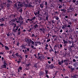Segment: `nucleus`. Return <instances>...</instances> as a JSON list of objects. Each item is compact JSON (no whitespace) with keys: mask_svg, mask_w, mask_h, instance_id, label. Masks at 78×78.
Wrapping results in <instances>:
<instances>
[{"mask_svg":"<svg viewBox=\"0 0 78 78\" xmlns=\"http://www.w3.org/2000/svg\"><path fill=\"white\" fill-rule=\"evenodd\" d=\"M20 47L21 49H20V51H22V50L23 49H27V51H29L30 50L29 48H26V47H25V46H24V45L21 46Z\"/></svg>","mask_w":78,"mask_h":78,"instance_id":"1","label":"nucleus"},{"mask_svg":"<svg viewBox=\"0 0 78 78\" xmlns=\"http://www.w3.org/2000/svg\"><path fill=\"white\" fill-rule=\"evenodd\" d=\"M63 44H62L63 46L64 47V48H66V47L67 46L68 41H67V40L63 39Z\"/></svg>","mask_w":78,"mask_h":78,"instance_id":"2","label":"nucleus"},{"mask_svg":"<svg viewBox=\"0 0 78 78\" xmlns=\"http://www.w3.org/2000/svg\"><path fill=\"white\" fill-rule=\"evenodd\" d=\"M75 44H73V43L72 44V45L70 46V47H69V51H71L72 50V48H75Z\"/></svg>","mask_w":78,"mask_h":78,"instance_id":"3","label":"nucleus"},{"mask_svg":"<svg viewBox=\"0 0 78 78\" xmlns=\"http://www.w3.org/2000/svg\"><path fill=\"white\" fill-rule=\"evenodd\" d=\"M48 67H50V69H53V68H55L53 64H51L50 65L48 64Z\"/></svg>","mask_w":78,"mask_h":78,"instance_id":"4","label":"nucleus"},{"mask_svg":"<svg viewBox=\"0 0 78 78\" xmlns=\"http://www.w3.org/2000/svg\"><path fill=\"white\" fill-rule=\"evenodd\" d=\"M17 20V19L16 18H15L14 19L11 20V21L12 22V23H13V22H16H16L17 23H19V21Z\"/></svg>","mask_w":78,"mask_h":78,"instance_id":"5","label":"nucleus"},{"mask_svg":"<svg viewBox=\"0 0 78 78\" xmlns=\"http://www.w3.org/2000/svg\"><path fill=\"white\" fill-rule=\"evenodd\" d=\"M18 4V6L20 8V7H23V6L24 5L22 3H21V2H19Z\"/></svg>","mask_w":78,"mask_h":78,"instance_id":"6","label":"nucleus"},{"mask_svg":"<svg viewBox=\"0 0 78 78\" xmlns=\"http://www.w3.org/2000/svg\"><path fill=\"white\" fill-rule=\"evenodd\" d=\"M37 63H35L34 66V68H35V69H37L38 68H39V67L38 66H37Z\"/></svg>","mask_w":78,"mask_h":78,"instance_id":"7","label":"nucleus"},{"mask_svg":"<svg viewBox=\"0 0 78 78\" xmlns=\"http://www.w3.org/2000/svg\"><path fill=\"white\" fill-rule=\"evenodd\" d=\"M67 33H66L63 32L62 34V36L64 37H66L67 36Z\"/></svg>","mask_w":78,"mask_h":78,"instance_id":"8","label":"nucleus"},{"mask_svg":"<svg viewBox=\"0 0 78 78\" xmlns=\"http://www.w3.org/2000/svg\"><path fill=\"white\" fill-rule=\"evenodd\" d=\"M68 9L69 10L68 11V12H70V11H69V10H70V9L72 11H73V8H72V6L71 5H70V7H69V9Z\"/></svg>","mask_w":78,"mask_h":78,"instance_id":"9","label":"nucleus"},{"mask_svg":"<svg viewBox=\"0 0 78 78\" xmlns=\"http://www.w3.org/2000/svg\"><path fill=\"white\" fill-rule=\"evenodd\" d=\"M15 17H16V15L11 14L10 15L9 17V18H12V17H13L14 18H15Z\"/></svg>","mask_w":78,"mask_h":78,"instance_id":"10","label":"nucleus"},{"mask_svg":"<svg viewBox=\"0 0 78 78\" xmlns=\"http://www.w3.org/2000/svg\"><path fill=\"white\" fill-rule=\"evenodd\" d=\"M44 74H45V73H44V72L41 71L40 72L39 75L40 76H41V75H44Z\"/></svg>","mask_w":78,"mask_h":78,"instance_id":"11","label":"nucleus"},{"mask_svg":"<svg viewBox=\"0 0 78 78\" xmlns=\"http://www.w3.org/2000/svg\"><path fill=\"white\" fill-rule=\"evenodd\" d=\"M38 25L37 24H35V25H34V29L35 30L36 28H38Z\"/></svg>","mask_w":78,"mask_h":78,"instance_id":"12","label":"nucleus"},{"mask_svg":"<svg viewBox=\"0 0 78 78\" xmlns=\"http://www.w3.org/2000/svg\"><path fill=\"white\" fill-rule=\"evenodd\" d=\"M22 70V66H20L19 67V68H18V72H20V70Z\"/></svg>","mask_w":78,"mask_h":78,"instance_id":"13","label":"nucleus"},{"mask_svg":"<svg viewBox=\"0 0 78 78\" xmlns=\"http://www.w3.org/2000/svg\"><path fill=\"white\" fill-rule=\"evenodd\" d=\"M39 30H40V31H41V32H42L44 33H45V29H42L41 28L39 29Z\"/></svg>","mask_w":78,"mask_h":78,"instance_id":"14","label":"nucleus"},{"mask_svg":"<svg viewBox=\"0 0 78 78\" xmlns=\"http://www.w3.org/2000/svg\"><path fill=\"white\" fill-rule=\"evenodd\" d=\"M19 61H17V63L19 65L20 64V63L21 62V59L19 58L18 59Z\"/></svg>","mask_w":78,"mask_h":78,"instance_id":"15","label":"nucleus"},{"mask_svg":"<svg viewBox=\"0 0 78 78\" xmlns=\"http://www.w3.org/2000/svg\"><path fill=\"white\" fill-rule=\"evenodd\" d=\"M27 41L28 42V43H31V39H30L29 40V39L28 38L27 39Z\"/></svg>","mask_w":78,"mask_h":78,"instance_id":"16","label":"nucleus"},{"mask_svg":"<svg viewBox=\"0 0 78 78\" xmlns=\"http://www.w3.org/2000/svg\"><path fill=\"white\" fill-rule=\"evenodd\" d=\"M5 48L6 50H9V48H8V47H7L6 46H5Z\"/></svg>","mask_w":78,"mask_h":78,"instance_id":"17","label":"nucleus"},{"mask_svg":"<svg viewBox=\"0 0 78 78\" xmlns=\"http://www.w3.org/2000/svg\"><path fill=\"white\" fill-rule=\"evenodd\" d=\"M30 27V28L31 30H33L34 29V27H33V25H31Z\"/></svg>","mask_w":78,"mask_h":78,"instance_id":"18","label":"nucleus"},{"mask_svg":"<svg viewBox=\"0 0 78 78\" xmlns=\"http://www.w3.org/2000/svg\"><path fill=\"white\" fill-rule=\"evenodd\" d=\"M55 19L57 20H59V17H58V16H55Z\"/></svg>","mask_w":78,"mask_h":78,"instance_id":"19","label":"nucleus"},{"mask_svg":"<svg viewBox=\"0 0 78 78\" xmlns=\"http://www.w3.org/2000/svg\"><path fill=\"white\" fill-rule=\"evenodd\" d=\"M59 6L58 7V8L60 9L62 8V5L61 4H59Z\"/></svg>","mask_w":78,"mask_h":78,"instance_id":"20","label":"nucleus"},{"mask_svg":"<svg viewBox=\"0 0 78 78\" xmlns=\"http://www.w3.org/2000/svg\"><path fill=\"white\" fill-rule=\"evenodd\" d=\"M29 29L27 30L29 33H30L31 32V28H30V27H29Z\"/></svg>","mask_w":78,"mask_h":78,"instance_id":"21","label":"nucleus"},{"mask_svg":"<svg viewBox=\"0 0 78 78\" xmlns=\"http://www.w3.org/2000/svg\"><path fill=\"white\" fill-rule=\"evenodd\" d=\"M52 25H55V21H54V20H52Z\"/></svg>","mask_w":78,"mask_h":78,"instance_id":"22","label":"nucleus"},{"mask_svg":"<svg viewBox=\"0 0 78 78\" xmlns=\"http://www.w3.org/2000/svg\"><path fill=\"white\" fill-rule=\"evenodd\" d=\"M32 20H36V17L35 16H34L32 18Z\"/></svg>","mask_w":78,"mask_h":78,"instance_id":"23","label":"nucleus"},{"mask_svg":"<svg viewBox=\"0 0 78 78\" xmlns=\"http://www.w3.org/2000/svg\"><path fill=\"white\" fill-rule=\"evenodd\" d=\"M14 7L15 8H17V5L16 3L14 4Z\"/></svg>","mask_w":78,"mask_h":78,"instance_id":"24","label":"nucleus"},{"mask_svg":"<svg viewBox=\"0 0 78 78\" xmlns=\"http://www.w3.org/2000/svg\"><path fill=\"white\" fill-rule=\"evenodd\" d=\"M77 76H78V75L76 74H75L73 76V78H77Z\"/></svg>","mask_w":78,"mask_h":78,"instance_id":"25","label":"nucleus"},{"mask_svg":"<svg viewBox=\"0 0 78 78\" xmlns=\"http://www.w3.org/2000/svg\"><path fill=\"white\" fill-rule=\"evenodd\" d=\"M67 54H65L63 55V57L64 58H66Z\"/></svg>","mask_w":78,"mask_h":78,"instance_id":"26","label":"nucleus"},{"mask_svg":"<svg viewBox=\"0 0 78 78\" xmlns=\"http://www.w3.org/2000/svg\"><path fill=\"white\" fill-rule=\"evenodd\" d=\"M29 21H31V23H34V21L33 20H32V19H30Z\"/></svg>","mask_w":78,"mask_h":78,"instance_id":"27","label":"nucleus"},{"mask_svg":"<svg viewBox=\"0 0 78 78\" xmlns=\"http://www.w3.org/2000/svg\"><path fill=\"white\" fill-rule=\"evenodd\" d=\"M45 72V75H48V70H44Z\"/></svg>","mask_w":78,"mask_h":78,"instance_id":"28","label":"nucleus"},{"mask_svg":"<svg viewBox=\"0 0 78 78\" xmlns=\"http://www.w3.org/2000/svg\"><path fill=\"white\" fill-rule=\"evenodd\" d=\"M29 5H28V8L30 7V8H31V7L33 8V6H32V5H31V4L29 3Z\"/></svg>","mask_w":78,"mask_h":78,"instance_id":"29","label":"nucleus"},{"mask_svg":"<svg viewBox=\"0 0 78 78\" xmlns=\"http://www.w3.org/2000/svg\"><path fill=\"white\" fill-rule=\"evenodd\" d=\"M69 43L70 44H71L72 43V44L73 43V44H74V43L73 42H73H72L70 41H69Z\"/></svg>","mask_w":78,"mask_h":78,"instance_id":"30","label":"nucleus"},{"mask_svg":"<svg viewBox=\"0 0 78 78\" xmlns=\"http://www.w3.org/2000/svg\"><path fill=\"white\" fill-rule=\"evenodd\" d=\"M40 7H41V8H44V6H42V5H43V3L40 4Z\"/></svg>","mask_w":78,"mask_h":78,"instance_id":"31","label":"nucleus"},{"mask_svg":"<svg viewBox=\"0 0 78 78\" xmlns=\"http://www.w3.org/2000/svg\"><path fill=\"white\" fill-rule=\"evenodd\" d=\"M37 56H41L42 55V54L40 52H38L37 54Z\"/></svg>","mask_w":78,"mask_h":78,"instance_id":"32","label":"nucleus"},{"mask_svg":"<svg viewBox=\"0 0 78 78\" xmlns=\"http://www.w3.org/2000/svg\"><path fill=\"white\" fill-rule=\"evenodd\" d=\"M49 51L50 52V53H51V51H54V50H53V49H50L49 50Z\"/></svg>","mask_w":78,"mask_h":78,"instance_id":"33","label":"nucleus"},{"mask_svg":"<svg viewBox=\"0 0 78 78\" xmlns=\"http://www.w3.org/2000/svg\"><path fill=\"white\" fill-rule=\"evenodd\" d=\"M12 25H14V26L13 29L15 28H16V24H15L14 23H13Z\"/></svg>","mask_w":78,"mask_h":78,"instance_id":"34","label":"nucleus"},{"mask_svg":"<svg viewBox=\"0 0 78 78\" xmlns=\"http://www.w3.org/2000/svg\"><path fill=\"white\" fill-rule=\"evenodd\" d=\"M54 58V57H52L51 58V59L50 60H51V62H53V61H54V59H53Z\"/></svg>","mask_w":78,"mask_h":78,"instance_id":"35","label":"nucleus"},{"mask_svg":"<svg viewBox=\"0 0 78 78\" xmlns=\"http://www.w3.org/2000/svg\"><path fill=\"white\" fill-rule=\"evenodd\" d=\"M42 57V56H38V59H39V60H42V58H41V57Z\"/></svg>","mask_w":78,"mask_h":78,"instance_id":"36","label":"nucleus"},{"mask_svg":"<svg viewBox=\"0 0 78 78\" xmlns=\"http://www.w3.org/2000/svg\"><path fill=\"white\" fill-rule=\"evenodd\" d=\"M47 39V42H49L50 41V38H49L48 39V38H46Z\"/></svg>","mask_w":78,"mask_h":78,"instance_id":"37","label":"nucleus"},{"mask_svg":"<svg viewBox=\"0 0 78 78\" xmlns=\"http://www.w3.org/2000/svg\"><path fill=\"white\" fill-rule=\"evenodd\" d=\"M19 20H23V18H22V16H20V17L19 18Z\"/></svg>","mask_w":78,"mask_h":78,"instance_id":"38","label":"nucleus"},{"mask_svg":"<svg viewBox=\"0 0 78 78\" xmlns=\"http://www.w3.org/2000/svg\"><path fill=\"white\" fill-rule=\"evenodd\" d=\"M60 11H63L64 12H66V9H61L60 10Z\"/></svg>","mask_w":78,"mask_h":78,"instance_id":"39","label":"nucleus"},{"mask_svg":"<svg viewBox=\"0 0 78 78\" xmlns=\"http://www.w3.org/2000/svg\"><path fill=\"white\" fill-rule=\"evenodd\" d=\"M31 43L32 45H34V41H33L31 40Z\"/></svg>","mask_w":78,"mask_h":78,"instance_id":"40","label":"nucleus"},{"mask_svg":"<svg viewBox=\"0 0 78 78\" xmlns=\"http://www.w3.org/2000/svg\"><path fill=\"white\" fill-rule=\"evenodd\" d=\"M36 43L37 44H39L40 45L41 44V43L40 41H37L36 42Z\"/></svg>","mask_w":78,"mask_h":78,"instance_id":"41","label":"nucleus"},{"mask_svg":"<svg viewBox=\"0 0 78 78\" xmlns=\"http://www.w3.org/2000/svg\"><path fill=\"white\" fill-rule=\"evenodd\" d=\"M15 55L16 56H17V57H18V56H19V53L18 52L16 53L15 54Z\"/></svg>","mask_w":78,"mask_h":78,"instance_id":"42","label":"nucleus"},{"mask_svg":"<svg viewBox=\"0 0 78 78\" xmlns=\"http://www.w3.org/2000/svg\"><path fill=\"white\" fill-rule=\"evenodd\" d=\"M3 68H5L6 69V65H3Z\"/></svg>","mask_w":78,"mask_h":78,"instance_id":"43","label":"nucleus"},{"mask_svg":"<svg viewBox=\"0 0 78 78\" xmlns=\"http://www.w3.org/2000/svg\"><path fill=\"white\" fill-rule=\"evenodd\" d=\"M16 28L15 29L16 30H18V29L19 28V26H16Z\"/></svg>","mask_w":78,"mask_h":78,"instance_id":"44","label":"nucleus"},{"mask_svg":"<svg viewBox=\"0 0 78 78\" xmlns=\"http://www.w3.org/2000/svg\"><path fill=\"white\" fill-rule=\"evenodd\" d=\"M0 27H2L4 26V25H5L3 23H1L0 24Z\"/></svg>","mask_w":78,"mask_h":78,"instance_id":"45","label":"nucleus"},{"mask_svg":"<svg viewBox=\"0 0 78 78\" xmlns=\"http://www.w3.org/2000/svg\"><path fill=\"white\" fill-rule=\"evenodd\" d=\"M71 70L72 72L73 70H75V68H71Z\"/></svg>","mask_w":78,"mask_h":78,"instance_id":"46","label":"nucleus"},{"mask_svg":"<svg viewBox=\"0 0 78 78\" xmlns=\"http://www.w3.org/2000/svg\"><path fill=\"white\" fill-rule=\"evenodd\" d=\"M19 11L20 12H22V9H20L19 10Z\"/></svg>","mask_w":78,"mask_h":78,"instance_id":"47","label":"nucleus"},{"mask_svg":"<svg viewBox=\"0 0 78 78\" xmlns=\"http://www.w3.org/2000/svg\"><path fill=\"white\" fill-rule=\"evenodd\" d=\"M25 6L26 8H27V7H28V5L27 4H25Z\"/></svg>","mask_w":78,"mask_h":78,"instance_id":"48","label":"nucleus"},{"mask_svg":"<svg viewBox=\"0 0 78 78\" xmlns=\"http://www.w3.org/2000/svg\"><path fill=\"white\" fill-rule=\"evenodd\" d=\"M70 27H71V26L70 25H68L67 26V27H68V28H69V29L70 30V29H71V28H70Z\"/></svg>","mask_w":78,"mask_h":78,"instance_id":"49","label":"nucleus"},{"mask_svg":"<svg viewBox=\"0 0 78 78\" xmlns=\"http://www.w3.org/2000/svg\"><path fill=\"white\" fill-rule=\"evenodd\" d=\"M45 77H46L47 78H49V76L48 74L46 75Z\"/></svg>","mask_w":78,"mask_h":78,"instance_id":"50","label":"nucleus"},{"mask_svg":"<svg viewBox=\"0 0 78 78\" xmlns=\"http://www.w3.org/2000/svg\"><path fill=\"white\" fill-rule=\"evenodd\" d=\"M75 3H76V5H77V6L78 5V1H76Z\"/></svg>","mask_w":78,"mask_h":78,"instance_id":"51","label":"nucleus"},{"mask_svg":"<svg viewBox=\"0 0 78 78\" xmlns=\"http://www.w3.org/2000/svg\"><path fill=\"white\" fill-rule=\"evenodd\" d=\"M44 5L45 6H47V2H45V3H44Z\"/></svg>","mask_w":78,"mask_h":78,"instance_id":"52","label":"nucleus"},{"mask_svg":"<svg viewBox=\"0 0 78 78\" xmlns=\"http://www.w3.org/2000/svg\"><path fill=\"white\" fill-rule=\"evenodd\" d=\"M59 46L60 47V48H62V45L61 44L59 45Z\"/></svg>","mask_w":78,"mask_h":78,"instance_id":"53","label":"nucleus"},{"mask_svg":"<svg viewBox=\"0 0 78 78\" xmlns=\"http://www.w3.org/2000/svg\"><path fill=\"white\" fill-rule=\"evenodd\" d=\"M67 59H66V60H64V63H67Z\"/></svg>","mask_w":78,"mask_h":78,"instance_id":"54","label":"nucleus"},{"mask_svg":"<svg viewBox=\"0 0 78 78\" xmlns=\"http://www.w3.org/2000/svg\"><path fill=\"white\" fill-rule=\"evenodd\" d=\"M25 52H24V53H26L28 51V50H27V49H25Z\"/></svg>","mask_w":78,"mask_h":78,"instance_id":"55","label":"nucleus"},{"mask_svg":"<svg viewBox=\"0 0 78 78\" xmlns=\"http://www.w3.org/2000/svg\"><path fill=\"white\" fill-rule=\"evenodd\" d=\"M19 42H18V43L16 44V45L18 46V47H19Z\"/></svg>","mask_w":78,"mask_h":78,"instance_id":"56","label":"nucleus"},{"mask_svg":"<svg viewBox=\"0 0 78 78\" xmlns=\"http://www.w3.org/2000/svg\"><path fill=\"white\" fill-rule=\"evenodd\" d=\"M51 22H52V21H50L48 22V23H49V24H50V25H51Z\"/></svg>","mask_w":78,"mask_h":78,"instance_id":"57","label":"nucleus"},{"mask_svg":"<svg viewBox=\"0 0 78 78\" xmlns=\"http://www.w3.org/2000/svg\"><path fill=\"white\" fill-rule=\"evenodd\" d=\"M30 63H29L27 64V67H29L30 66Z\"/></svg>","mask_w":78,"mask_h":78,"instance_id":"58","label":"nucleus"},{"mask_svg":"<svg viewBox=\"0 0 78 78\" xmlns=\"http://www.w3.org/2000/svg\"><path fill=\"white\" fill-rule=\"evenodd\" d=\"M32 37H35V35H34V34H32Z\"/></svg>","mask_w":78,"mask_h":78,"instance_id":"59","label":"nucleus"},{"mask_svg":"<svg viewBox=\"0 0 78 78\" xmlns=\"http://www.w3.org/2000/svg\"><path fill=\"white\" fill-rule=\"evenodd\" d=\"M20 31H18V35H20Z\"/></svg>","mask_w":78,"mask_h":78,"instance_id":"60","label":"nucleus"},{"mask_svg":"<svg viewBox=\"0 0 78 78\" xmlns=\"http://www.w3.org/2000/svg\"><path fill=\"white\" fill-rule=\"evenodd\" d=\"M4 53V52H0V55H3Z\"/></svg>","mask_w":78,"mask_h":78,"instance_id":"61","label":"nucleus"},{"mask_svg":"<svg viewBox=\"0 0 78 78\" xmlns=\"http://www.w3.org/2000/svg\"><path fill=\"white\" fill-rule=\"evenodd\" d=\"M19 57L20 58V59H22V58H23V57H22V56L21 55H20Z\"/></svg>","mask_w":78,"mask_h":78,"instance_id":"62","label":"nucleus"},{"mask_svg":"<svg viewBox=\"0 0 78 78\" xmlns=\"http://www.w3.org/2000/svg\"><path fill=\"white\" fill-rule=\"evenodd\" d=\"M73 62H76V60H75V59H73Z\"/></svg>","mask_w":78,"mask_h":78,"instance_id":"63","label":"nucleus"},{"mask_svg":"<svg viewBox=\"0 0 78 78\" xmlns=\"http://www.w3.org/2000/svg\"><path fill=\"white\" fill-rule=\"evenodd\" d=\"M58 64L59 65H61V62H59L58 63Z\"/></svg>","mask_w":78,"mask_h":78,"instance_id":"64","label":"nucleus"}]
</instances>
